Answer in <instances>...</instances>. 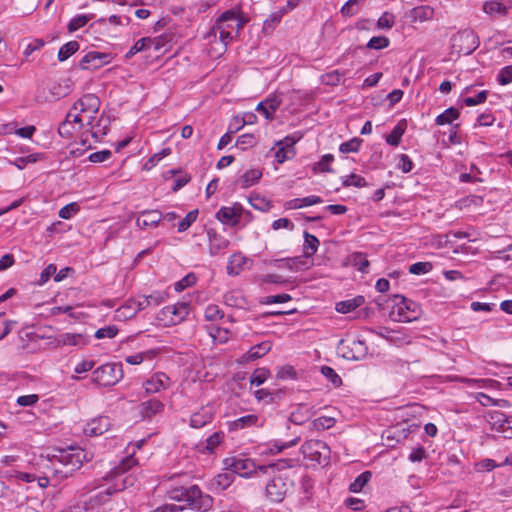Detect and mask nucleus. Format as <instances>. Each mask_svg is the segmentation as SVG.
<instances>
[{
    "instance_id": "f257e3e1",
    "label": "nucleus",
    "mask_w": 512,
    "mask_h": 512,
    "mask_svg": "<svg viewBox=\"0 0 512 512\" xmlns=\"http://www.w3.org/2000/svg\"><path fill=\"white\" fill-rule=\"evenodd\" d=\"M137 464L138 461L134 457V453L122 457L106 476V479L111 480L113 484L103 489L100 488L87 500L69 507V512H106L105 505L109 502L113 493L134 485L136 480L134 476L126 475L123 477V475Z\"/></svg>"
},
{
    "instance_id": "f03ea898",
    "label": "nucleus",
    "mask_w": 512,
    "mask_h": 512,
    "mask_svg": "<svg viewBox=\"0 0 512 512\" xmlns=\"http://www.w3.org/2000/svg\"><path fill=\"white\" fill-rule=\"evenodd\" d=\"M100 99L94 94H86L78 99L69 110L74 122L84 127L81 144L91 148L92 142L101 140L109 130V118L99 114Z\"/></svg>"
},
{
    "instance_id": "7ed1b4c3",
    "label": "nucleus",
    "mask_w": 512,
    "mask_h": 512,
    "mask_svg": "<svg viewBox=\"0 0 512 512\" xmlns=\"http://www.w3.org/2000/svg\"><path fill=\"white\" fill-rule=\"evenodd\" d=\"M248 20L238 6L221 13L205 36L210 43L214 42L219 45V47L211 48V55L218 57L224 54L228 45L238 37Z\"/></svg>"
},
{
    "instance_id": "20e7f679",
    "label": "nucleus",
    "mask_w": 512,
    "mask_h": 512,
    "mask_svg": "<svg viewBox=\"0 0 512 512\" xmlns=\"http://www.w3.org/2000/svg\"><path fill=\"white\" fill-rule=\"evenodd\" d=\"M169 497L181 504H164L152 512H181L184 509H192L205 512L212 507L213 499L208 494L202 493L196 485L189 487H175L168 491Z\"/></svg>"
},
{
    "instance_id": "39448f33",
    "label": "nucleus",
    "mask_w": 512,
    "mask_h": 512,
    "mask_svg": "<svg viewBox=\"0 0 512 512\" xmlns=\"http://www.w3.org/2000/svg\"><path fill=\"white\" fill-rule=\"evenodd\" d=\"M191 311L188 301H178L159 310L156 320L163 327H172L186 320Z\"/></svg>"
},
{
    "instance_id": "423d86ee",
    "label": "nucleus",
    "mask_w": 512,
    "mask_h": 512,
    "mask_svg": "<svg viewBox=\"0 0 512 512\" xmlns=\"http://www.w3.org/2000/svg\"><path fill=\"white\" fill-rule=\"evenodd\" d=\"M55 454H47L52 464L59 463L63 467L67 468L66 472H72L81 468L85 461L92 458V455L88 457L86 450H54Z\"/></svg>"
},
{
    "instance_id": "0eeeda50",
    "label": "nucleus",
    "mask_w": 512,
    "mask_h": 512,
    "mask_svg": "<svg viewBox=\"0 0 512 512\" xmlns=\"http://www.w3.org/2000/svg\"><path fill=\"white\" fill-rule=\"evenodd\" d=\"M93 381L101 386H113L123 378L122 365L106 363L96 368L92 373Z\"/></svg>"
},
{
    "instance_id": "6e6552de",
    "label": "nucleus",
    "mask_w": 512,
    "mask_h": 512,
    "mask_svg": "<svg viewBox=\"0 0 512 512\" xmlns=\"http://www.w3.org/2000/svg\"><path fill=\"white\" fill-rule=\"evenodd\" d=\"M420 314V306L416 302L404 297L393 306L391 312L392 318L398 322H412L417 320Z\"/></svg>"
},
{
    "instance_id": "1a4fd4ad",
    "label": "nucleus",
    "mask_w": 512,
    "mask_h": 512,
    "mask_svg": "<svg viewBox=\"0 0 512 512\" xmlns=\"http://www.w3.org/2000/svg\"><path fill=\"white\" fill-rule=\"evenodd\" d=\"M479 46V38L476 33L470 29L459 31L452 37V48L464 55L471 54Z\"/></svg>"
},
{
    "instance_id": "9d476101",
    "label": "nucleus",
    "mask_w": 512,
    "mask_h": 512,
    "mask_svg": "<svg viewBox=\"0 0 512 512\" xmlns=\"http://www.w3.org/2000/svg\"><path fill=\"white\" fill-rule=\"evenodd\" d=\"M113 59L114 55L112 53L91 50L81 58L79 68L82 70L95 71L110 64Z\"/></svg>"
},
{
    "instance_id": "9b49d317",
    "label": "nucleus",
    "mask_w": 512,
    "mask_h": 512,
    "mask_svg": "<svg viewBox=\"0 0 512 512\" xmlns=\"http://www.w3.org/2000/svg\"><path fill=\"white\" fill-rule=\"evenodd\" d=\"M489 423L503 438L512 439V416H507L501 411H493L489 414Z\"/></svg>"
},
{
    "instance_id": "f8f14e48",
    "label": "nucleus",
    "mask_w": 512,
    "mask_h": 512,
    "mask_svg": "<svg viewBox=\"0 0 512 512\" xmlns=\"http://www.w3.org/2000/svg\"><path fill=\"white\" fill-rule=\"evenodd\" d=\"M224 464L229 468V470H232L234 474L241 477H249L257 469L255 462L250 458H227L225 459Z\"/></svg>"
},
{
    "instance_id": "ddd939ff",
    "label": "nucleus",
    "mask_w": 512,
    "mask_h": 512,
    "mask_svg": "<svg viewBox=\"0 0 512 512\" xmlns=\"http://www.w3.org/2000/svg\"><path fill=\"white\" fill-rule=\"evenodd\" d=\"M215 414L214 404L208 403L191 414L189 424L192 428L200 429L211 423Z\"/></svg>"
},
{
    "instance_id": "4468645a",
    "label": "nucleus",
    "mask_w": 512,
    "mask_h": 512,
    "mask_svg": "<svg viewBox=\"0 0 512 512\" xmlns=\"http://www.w3.org/2000/svg\"><path fill=\"white\" fill-rule=\"evenodd\" d=\"M289 487L286 483L285 479L282 476H276L273 477L267 484H266V496L272 501V502H281L288 491Z\"/></svg>"
},
{
    "instance_id": "2eb2a0df",
    "label": "nucleus",
    "mask_w": 512,
    "mask_h": 512,
    "mask_svg": "<svg viewBox=\"0 0 512 512\" xmlns=\"http://www.w3.org/2000/svg\"><path fill=\"white\" fill-rule=\"evenodd\" d=\"M171 384L172 381L168 375L156 372L143 383V387L147 394H156L168 389Z\"/></svg>"
},
{
    "instance_id": "dca6fc26",
    "label": "nucleus",
    "mask_w": 512,
    "mask_h": 512,
    "mask_svg": "<svg viewBox=\"0 0 512 512\" xmlns=\"http://www.w3.org/2000/svg\"><path fill=\"white\" fill-rule=\"evenodd\" d=\"M242 212V205L235 203L232 206L221 207L216 213V218L224 225L233 227L239 223Z\"/></svg>"
},
{
    "instance_id": "f3484780",
    "label": "nucleus",
    "mask_w": 512,
    "mask_h": 512,
    "mask_svg": "<svg viewBox=\"0 0 512 512\" xmlns=\"http://www.w3.org/2000/svg\"><path fill=\"white\" fill-rule=\"evenodd\" d=\"M58 133L64 138H74L75 141L81 143V136H84V127H80V123L74 122L68 112L65 120L59 125Z\"/></svg>"
},
{
    "instance_id": "a211bd4d",
    "label": "nucleus",
    "mask_w": 512,
    "mask_h": 512,
    "mask_svg": "<svg viewBox=\"0 0 512 512\" xmlns=\"http://www.w3.org/2000/svg\"><path fill=\"white\" fill-rule=\"evenodd\" d=\"M343 354V357L348 360H362L366 357L368 353V347L363 340H352L348 345H342L340 348Z\"/></svg>"
},
{
    "instance_id": "6ab92c4d",
    "label": "nucleus",
    "mask_w": 512,
    "mask_h": 512,
    "mask_svg": "<svg viewBox=\"0 0 512 512\" xmlns=\"http://www.w3.org/2000/svg\"><path fill=\"white\" fill-rule=\"evenodd\" d=\"M301 452L306 467H326L330 463L331 450H324V453L319 450H301Z\"/></svg>"
},
{
    "instance_id": "aec40b11",
    "label": "nucleus",
    "mask_w": 512,
    "mask_h": 512,
    "mask_svg": "<svg viewBox=\"0 0 512 512\" xmlns=\"http://www.w3.org/2000/svg\"><path fill=\"white\" fill-rule=\"evenodd\" d=\"M111 425L110 419L107 416H98L89 421L83 429L85 436H100L108 431Z\"/></svg>"
},
{
    "instance_id": "412c9836",
    "label": "nucleus",
    "mask_w": 512,
    "mask_h": 512,
    "mask_svg": "<svg viewBox=\"0 0 512 512\" xmlns=\"http://www.w3.org/2000/svg\"><path fill=\"white\" fill-rule=\"evenodd\" d=\"M263 420L256 414H248L227 423L230 431H238L250 427H260Z\"/></svg>"
},
{
    "instance_id": "4be33fe9",
    "label": "nucleus",
    "mask_w": 512,
    "mask_h": 512,
    "mask_svg": "<svg viewBox=\"0 0 512 512\" xmlns=\"http://www.w3.org/2000/svg\"><path fill=\"white\" fill-rule=\"evenodd\" d=\"M248 265H252V260L241 252H236L228 259L227 273L231 276L239 275Z\"/></svg>"
},
{
    "instance_id": "5701e85b",
    "label": "nucleus",
    "mask_w": 512,
    "mask_h": 512,
    "mask_svg": "<svg viewBox=\"0 0 512 512\" xmlns=\"http://www.w3.org/2000/svg\"><path fill=\"white\" fill-rule=\"evenodd\" d=\"M282 103L281 98L277 95H270L265 100L258 103L256 111L264 115V117L271 121L274 119V114Z\"/></svg>"
},
{
    "instance_id": "b1692460",
    "label": "nucleus",
    "mask_w": 512,
    "mask_h": 512,
    "mask_svg": "<svg viewBox=\"0 0 512 512\" xmlns=\"http://www.w3.org/2000/svg\"><path fill=\"white\" fill-rule=\"evenodd\" d=\"M162 220V213L158 210H146L139 213L136 225L140 229L155 228Z\"/></svg>"
},
{
    "instance_id": "393cba45",
    "label": "nucleus",
    "mask_w": 512,
    "mask_h": 512,
    "mask_svg": "<svg viewBox=\"0 0 512 512\" xmlns=\"http://www.w3.org/2000/svg\"><path fill=\"white\" fill-rule=\"evenodd\" d=\"M225 471L222 472V473H219L217 476H215L212 480H211V486L214 490H217V491H224L226 490L228 487H230V485L233 483L234 479H235V474L233 473L232 470H229V468L227 466H225Z\"/></svg>"
},
{
    "instance_id": "a878e982",
    "label": "nucleus",
    "mask_w": 512,
    "mask_h": 512,
    "mask_svg": "<svg viewBox=\"0 0 512 512\" xmlns=\"http://www.w3.org/2000/svg\"><path fill=\"white\" fill-rule=\"evenodd\" d=\"M209 253L212 256L223 253L229 246V240L215 232H209Z\"/></svg>"
},
{
    "instance_id": "bb28decb",
    "label": "nucleus",
    "mask_w": 512,
    "mask_h": 512,
    "mask_svg": "<svg viewBox=\"0 0 512 512\" xmlns=\"http://www.w3.org/2000/svg\"><path fill=\"white\" fill-rule=\"evenodd\" d=\"M323 202L320 196L310 195L303 198H294L285 202L284 207L288 210L300 209L303 207L313 206Z\"/></svg>"
},
{
    "instance_id": "cd10ccee",
    "label": "nucleus",
    "mask_w": 512,
    "mask_h": 512,
    "mask_svg": "<svg viewBox=\"0 0 512 512\" xmlns=\"http://www.w3.org/2000/svg\"><path fill=\"white\" fill-rule=\"evenodd\" d=\"M164 409L162 401L152 398L140 404V414L143 418H151L158 413H161Z\"/></svg>"
},
{
    "instance_id": "c85d7f7f",
    "label": "nucleus",
    "mask_w": 512,
    "mask_h": 512,
    "mask_svg": "<svg viewBox=\"0 0 512 512\" xmlns=\"http://www.w3.org/2000/svg\"><path fill=\"white\" fill-rule=\"evenodd\" d=\"M315 410L313 406L308 404H300L297 408L291 413V421L295 424H303L307 420L311 419L315 415Z\"/></svg>"
},
{
    "instance_id": "c756f323",
    "label": "nucleus",
    "mask_w": 512,
    "mask_h": 512,
    "mask_svg": "<svg viewBox=\"0 0 512 512\" xmlns=\"http://www.w3.org/2000/svg\"><path fill=\"white\" fill-rule=\"evenodd\" d=\"M406 129L407 121L405 119L399 120L392 129V131L388 135H386L385 140L387 144L397 147L400 144L401 138L406 132Z\"/></svg>"
},
{
    "instance_id": "7c9ffc66",
    "label": "nucleus",
    "mask_w": 512,
    "mask_h": 512,
    "mask_svg": "<svg viewBox=\"0 0 512 512\" xmlns=\"http://www.w3.org/2000/svg\"><path fill=\"white\" fill-rule=\"evenodd\" d=\"M262 170L259 168H251L245 171L240 178L238 179V183L242 188H249L257 184L262 178Z\"/></svg>"
},
{
    "instance_id": "2f4dec72",
    "label": "nucleus",
    "mask_w": 512,
    "mask_h": 512,
    "mask_svg": "<svg viewBox=\"0 0 512 512\" xmlns=\"http://www.w3.org/2000/svg\"><path fill=\"white\" fill-rule=\"evenodd\" d=\"M482 11L489 16H505L508 8L500 0H487L482 5Z\"/></svg>"
},
{
    "instance_id": "473e14b6",
    "label": "nucleus",
    "mask_w": 512,
    "mask_h": 512,
    "mask_svg": "<svg viewBox=\"0 0 512 512\" xmlns=\"http://www.w3.org/2000/svg\"><path fill=\"white\" fill-rule=\"evenodd\" d=\"M434 16V9L428 5L417 6L410 11L412 22L429 21Z\"/></svg>"
},
{
    "instance_id": "72a5a7b5",
    "label": "nucleus",
    "mask_w": 512,
    "mask_h": 512,
    "mask_svg": "<svg viewBox=\"0 0 512 512\" xmlns=\"http://www.w3.org/2000/svg\"><path fill=\"white\" fill-rule=\"evenodd\" d=\"M272 264L279 269H288L290 271H298L305 265L303 257L276 259Z\"/></svg>"
},
{
    "instance_id": "f704fd0d",
    "label": "nucleus",
    "mask_w": 512,
    "mask_h": 512,
    "mask_svg": "<svg viewBox=\"0 0 512 512\" xmlns=\"http://www.w3.org/2000/svg\"><path fill=\"white\" fill-rule=\"evenodd\" d=\"M57 342L69 346H85L88 343L85 335L80 333H63L58 336Z\"/></svg>"
},
{
    "instance_id": "c9c22d12",
    "label": "nucleus",
    "mask_w": 512,
    "mask_h": 512,
    "mask_svg": "<svg viewBox=\"0 0 512 512\" xmlns=\"http://www.w3.org/2000/svg\"><path fill=\"white\" fill-rule=\"evenodd\" d=\"M152 46H154V48L156 50L158 49V45H157L155 39L150 38V37L141 38L130 48V50L126 53L125 57L127 59H130L135 54L145 51V50L151 48Z\"/></svg>"
},
{
    "instance_id": "e433bc0d",
    "label": "nucleus",
    "mask_w": 512,
    "mask_h": 512,
    "mask_svg": "<svg viewBox=\"0 0 512 512\" xmlns=\"http://www.w3.org/2000/svg\"><path fill=\"white\" fill-rule=\"evenodd\" d=\"M365 299L363 296H357L352 299L340 301L336 303L335 309L337 312L342 314H347L355 310L356 308L360 307L362 304H364Z\"/></svg>"
},
{
    "instance_id": "4c0bfd02",
    "label": "nucleus",
    "mask_w": 512,
    "mask_h": 512,
    "mask_svg": "<svg viewBox=\"0 0 512 512\" xmlns=\"http://www.w3.org/2000/svg\"><path fill=\"white\" fill-rule=\"evenodd\" d=\"M158 354L157 349H149L132 355L125 356L124 360L130 365H139L145 360H152Z\"/></svg>"
},
{
    "instance_id": "58836bf2",
    "label": "nucleus",
    "mask_w": 512,
    "mask_h": 512,
    "mask_svg": "<svg viewBox=\"0 0 512 512\" xmlns=\"http://www.w3.org/2000/svg\"><path fill=\"white\" fill-rule=\"evenodd\" d=\"M319 240L316 236L305 232L304 233V244H303V258L312 257L318 250Z\"/></svg>"
},
{
    "instance_id": "ea45409f",
    "label": "nucleus",
    "mask_w": 512,
    "mask_h": 512,
    "mask_svg": "<svg viewBox=\"0 0 512 512\" xmlns=\"http://www.w3.org/2000/svg\"><path fill=\"white\" fill-rule=\"evenodd\" d=\"M137 314V309L133 307L132 300H127L121 307L116 309L114 319L117 321H126Z\"/></svg>"
},
{
    "instance_id": "a19ab883",
    "label": "nucleus",
    "mask_w": 512,
    "mask_h": 512,
    "mask_svg": "<svg viewBox=\"0 0 512 512\" xmlns=\"http://www.w3.org/2000/svg\"><path fill=\"white\" fill-rule=\"evenodd\" d=\"M459 116L460 111L457 108L450 107L436 117L435 123L439 126L452 124Z\"/></svg>"
},
{
    "instance_id": "79ce46f5",
    "label": "nucleus",
    "mask_w": 512,
    "mask_h": 512,
    "mask_svg": "<svg viewBox=\"0 0 512 512\" xmlns=\"http://www.w3.org/2000/svg\"><path fill=\"white\" fill-rule=\"evenodd\" d=\"M369 331L370 333L375 334L392 344H397L401 339L398 331L389 329L387 327H379L377 329H370Z\"/></svg>"
},
{
    "instance_id": "37998d69",
    "label": "nucleus",
    "mask_w": 512,
    "mask_h": 512,
    "mask_svg": "<svg viewBox=\"0 0 512 512\" xmlns=\"http://www.w3.org/2000/svg\"><path fill=\"white\" fill-rule=\"evenodd\" d=\"M224 317V312L216 304H209L204 309V319L212 324H217Z\"/></svg>"
},
{
    "instance_id": "c03bdc74",
    "label": "nucleus",
    "mask_w": 512,
    "mask_h": 512,
    "mask_svg": "<svg viewBox=\"0 0 512 512\" xmlns=\"http://www.w3.org/2000/svg\"><path fill=\"white\" fill-rule=\"evenodd\" d=\"M79 43L77 41H69L62 45L58 51V60L63 62L75 54L79 50Z\"/></svg>"
},
{
    "instance_id": "a18cd8bd",
    "label": "nucleus",
    "mask_w": 512,
    "mask_h": 512,
    "mask_svg": "<svg viewBox=\"0 0 512 512\" xmlns=\"http://www.w3.org/2000/svg\"><path fill=\"white\" fill-rule=\"evenodd\" d=\"M272 348V344L269 341H263L253 347L248 351V359L254 360L266 355Z\"/></svg>"
},
{
    "instance_id": "49530a36",
    "label": "nucleus",
    "mask_w": 512,
    "mask_h": 512,
    "mask_svg": "<svg viewBox=\"0 0 512 512\" xmlns=\"http://www.w3.org/2000/svg\"><path fill=\"white\" fill-rule=\"evenodd\" d=\"M345 73L339 70H333L321 77V81L325 85L336 86L344 82Z\"/></svg>"
},
{
    "instance_id": "de8ad7c7",
    "label": "nucleus",
    "mask_w": 512,
    "mask_h": 512,
    "mask_svg": "<svg viewBox=\"0 0 512 512\" xmlns=\"http://www.w3.org/2000/svg\"><path fill=\"white\" fill-rule=\"evenodd\" d=\"M406 428L401 425L393 426L383 432L382 437L387 440H396L397 443H400L401 438H406L405 434Z\"/></svg>"
},
{
    "instance_id": "09e8293b",
    "label": "nucleus",
    "mask_w": 512,
    "mask_h": 512,
    "mask_svg": "<svg viewBox=\"0 0 512 512\" xmlns=\"http://www.w3.org/2000/svg\"><path fill=\"white\" fill-rule=\"evenodd\" d=\"M341 179H342V185L344 187L353 186V187L361 188V187H365L367 185L365 178L358 174H355V173H351L349 175L343 176V177H341Z\"/></svg>"
},
{
    "instance_id": "8fccbe9b",
    "label": "nucleus",
    "mask_w": 512,
    "mask_h": 512,
    "mask_svg": "<svg viewBox=\"0 0 512 512\" xmlns=\"http://www.w3.org/2000/svg\"><path fill=\"white\" fill-rule=\"evenodd\" d=\"M371 472L365 471L358 475L355 480L349 485V490L353 493L360 492L363 487L368 483L371 478Z\"/></svg>"
},
{
    "instance_id": "3c124183",
    "label": "nucleus",
    "mask_w": 512,
    "mask_h": 512,
    "mask_svg": "<svg viewBox=\"0 0 512 512\" xmlns=\"http://www.w3.org/2000/svg\"><path fill=\"white\" fill-rule=\"evenodd\" d=\"M297 5V0H289L287 2V8L282 9L278 12L272 13L269 18L265 21V26H270V23L273 25L280 22L282 16L288 11L292 10Z\"/></svg>"
},
{
    "instance_id": "603ef678",
    "label": "nucleus",
    "mask_w": 512,
    "mask_h": 512,
    "mask_svg": "<svg viewBox=\"0 0 512 512\" xmlns=\"http://www.w3.org/2000/svg\"><path fill=\"white\" fill-rule=\"evenodd\" d=\"M119 333V328L116 325H108L102 328H99L94 333V337L96 339H113L115 338Z\"/></svg>"
},
{
    "instance_id": "864d4df0",
    "label": "nucleus",
    "mask_w": 512,
    "mask_h": 512,
    "mask_svg": "<svg viewBox=\"0 0 512 512\" xmlns=\"http://www.w3.org/2000/svg\"><path fill=\"white\" fill-rule=\"evenodd\" d=\"M351 263L355 266L360 272L366 273L368 272L369 261L366 256L361 252H356L351 255Z\"/></svg>"
},
{
    "instance_id": "5fc2aeb1",
    "label": "nucleus",
    "mask_w": 512,
    "mask_h": 512,
    "mask_svg": "<svg viewBox=\"0 0 512 512\" xmlns=\"http://www.w3.org/2000/svg\"><path fill=\"white\" fill-rule=\"evenodd\" d=\"M197 282V277L194 273H188L182 279L174 283L176 292H182L186 288L192 287Z\"/></svg>"
},
{
    "instance_id": "6e6d98bb",
    "label": "nucleus",
    "mask_w": 512,
    "mask_h": 512,
    "mask_svg": "<svg viewBox=\"0 0 512 512\" xmlns=\"http://www.w3.org/2000/svg\"><path fill=\"white\" fill-rule=\"evenodd\" d=\"M321 374L333 385V387L337 388L341 386L342 379L333 368L329 366H322Z\"/></svg>"
},
{
    "instance_id": "4d7b16f0",
    "label": "nucleus",
    "mask_w": 512,
    "mask_h": 512,
    "mask_svg": "<svg viewBox=\"0 0 512 512\" xmlns=\"http://www.w3.org/2000/svg\"><path fill=\"white\" fill-rule=\"evenodd\" d=\"M362 139L354 137L340 144L339 151L341 153H356L359 151Z\"/></svg>"
},
{
    "instance_id": "13d9d810",
    "label": "nucleus",
    "mask_w": 512,
    "mask_h": 512,
    "mask_svg": "<svg viewBox=\"0 0 512 512\" xmlns=\"http://www.w3.org/2000/svg\"><path fill=\"white\" fill-rule=\"evenodd\" d=\"M395 24V16L390 12H384L377 20L376 27L379 30H390Z\"/></svg>"
},
{
    "instance_id": "bf43d9fd",
    "label": "nucleus",
    "mask_w": 512,
    "mask_h": 512,
    "mask_svg": "<svg viewBox=\"0 0 512 512\" xmlns=\"http://www.w3.org/2000/svg\"><path fill=\"white\" fill-rule=\"evenodd\" d=\"M79 211V204L76 202H71L59 210L58 216L62 219L69 220L72 217H74Z\"/></svg>"
},
{
    "instance_id": "052dcab7",
    "label": "nucleus",
    "mask_w": 512,
    "mask_h": 512,
    "mask_svg": "<svg viewBox=\"0 0 512 512\" xmlns=\"http://www.w3.org/2000/svg\"><path fill=\"white\" fill-rule=\"evenodd\" d=\"M270 377V372L268 369L265 368H258L256 369L251 377H250V383L253 386H260L262 385L268 378Z\"/></svg>"
},
{
    "instance_id": "680f3d73",
    "label": "nucleus",
    "mask_w": 512,
    "mask_h": 512,
    "mask_svg": "<svg viewBox=\"0 0 512 512\" xmlns=\"http://www.w3.org/2000/svg\"><path fill=\"white\" fill-rule=\"evenodd\" d=\"M257 138L253 134H242L236 140V146L242 150L251 148L257 144Z\"/></svg>"
},
{
    "instance_id": "e2e57ef3",
    "label": "nucleus",
    "mask_w": 512,
    "mask_h": 512,
    "mask_svg": "<svg viewBox=\"0 0 512 512\" xmlns=\"http://www.w3.org/2000/svg\"><path fill=\"white\" fill-rule=\"evenodd\" d=\"M91 18L88 15L80 14L73 17L68 23V30L74 32L84 27Z\"/></svg>"
},
{
    "instance_id": "0e129e2a",
    "label": "nucleus",
    "mask_w": 512,
    "mask_h": 512,
    "mask_svg": "<svg viewBox=\"0 0 512 512\" xmlns=\"http://www.w3.org/2000/svg\"><path fill=\"white\" fill-rule=\"evenodd\" d=\"M390 45V40L386 36H374L372 37L366 47L373 50H382Z\"/></svg>"
},
{
    "instance_id": "69168bd1",
    "label": "nucleus",
    "mask_w": 512,
    "mask_h": 512,
    "mask_svg": "<svg viewBox=\"0 0 512 512\" xmlns=\"http://www.w3.org/2000/svg\"><path fill=\"white\" fill-rule=\"evenodd\" d=\"M433 269L430 262H416L409 266V272L414 275H424Z\"/></svg>"
},
{
    "instance_id": "338daca9",
    "label": "nucleus",
    "mask_w": 512,
    "mask_h": 512,
    "mask_svg": "<svg viewBox=\"0 0 512 512\" xmlns=\"http://www.w3.org/2000/svg\"><path fill=\"white\" fill-rule=\"evenodd\" d=\"M209 335L213 338L214 341L219 343H226L229 339L230 333L227 329L211 327Z\"/></svg>"
},
{
    "instance_id": "774afa93",
    "label": "nucleus",
    "mask_w": 512,
    "mask_h": 512,
    "mask_svg": "<svg viewBox=\"0 0 512 512\" xmlns=\"http://www.w3.org/2000/svg\"><path fill=\"white\" fill-rule=\"evenodd\" d=\"M497 81L500 85H507L512 82V65L504 66L499 70Z\"/></svg>"
}]
</instances>
